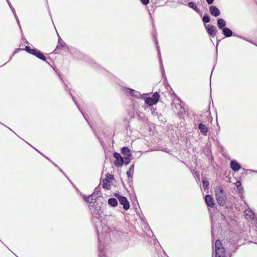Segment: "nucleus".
<instances>
[{
	"instance_id": "bf43d9fd",
	"label": "nucleus",
	"mask_w": 257,
	"mask_h": 257,
	"mask_svg": "<svg viewBox=\"0 0 257 257\" xmlns=\"http://www.w3.org/2000/svg\"><path fill=\"white\" fill-rule=\"evenodd\" d=\"M170 90L173 91V90L172 89V88L170 87Z\"/></svg>"
},
{
	"instance_id": "f257e3e1",
	"label": "nucleus",
	"mask_w": 257,
	"mask_h": 257,
	"mask_svg": "<svg viewBox=\"0 0 257 257\" xmlns=\"http://www.w3.org/2000/svg\"><path fill=\"white\" fill-rule=\"evenodd\" d=\"M95 228L98 234V249L99 251V254L101 253V255L102 257H105V253L103 252V250L104 249V244L102 243H105V241H103V239L101 238V237L104 236L105 237L107 236L109 237L108 235L107 231H109L110 228L108 226H105L104 230V233L101 232L100 233L99 232L98 228L97 226L95 225Z\"/></svg>"
},
{
	"instance_id": "4468645a",
	"label": "nucleus",
	"mask_w": 257,
	"mask_h": 257,
	"mask_svg": "<svg viewBox=\"0 0 257 257\" xmlns=\"http://www.w3.org/2000/svg\"><path fill=\"white\" fill-rule=\"evenodd\" d=\"M178 101L180 102V103L179 104V105L180 106V107H181V109H182V110L180 112H179V113L180 116H182V115H183V112H184V114H185V113L187 111L188 107L187 105H185V104L184 102H182L181 101V99L178 97Z\"/></svg>"
},
{
	"instance_id": "3c124183",
	"label": "nucleus",
	"mask_w": 257,
	"mask_h": 257,
	"mask_svg": "<svg viewBox=\"0 0 257 257\" xmlns=\"http://www.w3.org/2000/svg\"><path fill=\"white\" fill-rule=\"evenodd\" d=\"M59 169L60 172H61L62 173L64 174V172H63V171L60 168H59Z\"/></svg>"
},
{
	"instance_id": "ea45409f",
	"label": "nucleus",
	"mask_w": 257,
	"mask_h": 257,
	"mask_svg": "<svg viewBox=\"0 0 257 257\" xmlns=\"http://www.w3.org/2000/svg\"><path fill=\"white\" fill-rule=\"evenodd\" d=\"M7 1V3H8V4L9 5L11 10H13V9H14V7L12 6V5H11L10 2L9 1V0H6Z\"/></svg>"
},
{
	"instance_id": "13d9d810",
	"label": "nucleus",
	"mask_w": 257,
	"mask_h": 257,
	"mask_svg": "<svg viewBox=\"0 0 257 257\" xmlns=\"http://www.w3.org/2000/svg\"><path fill=\"white\" fill-rule=\"evenodd\" d=\"M0 123H1V124H2L3 125H4V123H1V122H0ZM5 126H6V125H5Z\"/></svg>"
},
{
	"instance_id": "4d7b16f0",
	"label": "nucleus",
	"mask_w": 257,
	"mask_h": 257,
	"mask_svg": "<svg viewBox=\"0 0 257 257\" xmlns=\"http://www.w3.org/2000/svg\"><path fill=\"white\" fill-rule=\"evenodd\" d=\"M0 123H1V124H2L3 125H4V123H1V122H0ZM5 126H6V125H5Z\"/></svg>"
},
{
	"instance_id": "de8ad7c7",
	"label": "nucleus",
	"mask_w": 257,
	"mask_h": 257,
	"mask_svg": "<svg viewBox=\"0 0 257 257\" xmlns=\"http://www.w3.org/2000/svg\"><path fill=\"white\" fill-rule=\"evenodd\" d=\"M117 231V234L119 236H120L121 234H123V232L122 231Z\"/></svg>"
},
{
	"instance_id": "423d86ee",
	"label": "nucleus",
	"mask_w": 257,
	"mask_h": 257,
	"mask_svg": "<svg viewBox=\"0 0 257 257\" xmlns=\"http://www.w3.org/2000/svg\"><path fill=\"white\" fill-rule=\"evenodd\" d=\"M206 32L208 34V35L213 38L217 34V30L216 27L212 25H204Z\"/></svg>"
},
{
	"instance_id": "c756f323",
	"label": "nucleus",
	"mask_w": 257,
	"mask_h": 257,
	"mask_svg": "<svg viewBox=\"0 0 257 257\" xmlns=\"http://www.w3.org/2000/svg\"><path fill=\"white\" fill-rule=\"evenodd\" d=\"M132 160V157H124L123 158V164L127 165L130 164Z\"/></svg>"
},
{
	"instance_id": "052dcab7",
	"label": "nucleus",
	"mask_w": 257,
	"mask_h": 257,
	"mask_svg": "<svg viewBox=\"0 0 257 257\" xmlns=\"http://www.w3.org/2000/svg\"><path fill=\"white\" fill-rule=\"evenodd\" d=\"M9 130H10L11 131H12V130L10 129V128H9Z\"/></svg>"
},
{
	"instance_id": "20e7f679",
	"label": "nucleus",
	"mask_w": 257,
	"mask_h": 257,
	"mask_svg": "<svg viewBox=\"0 0 257 257\" xmlns=\"http://www.w3.org/2000/svg\"><path fill=\"white\" fill-rule=\"evenodd\" d=\"M92 215L94 216L95 215L98 216V218L101 217V215L103 212V209L102 207L98 204V203H94L90 207Z\"/></svg>"
},
{
	"instance_id": "412c9836",
	"label": "nucleus",
	"mask_w": 257,
	"mask_h": 257,
	"mask_svg": "<svg viewBox=\"0 0 257 257\" xmlns=\"http://www.w3.org/2000/svg\"><path fill=\"white\" fill-rule=\"evenodd\" d=\"M108 203L112 207H116L118 204V201L116 198H110L108 200Z\"/></svg>"
},
{
	"instance_id": "aec40b11",
	"label": "nucleus",
	"mask_w": 257,
	"mask_h": 257,
	"mask_svg": "<svg viewBox=\"0 0 257 257\" xmlns=\"http://www.w3.org/2000/svg\"><path fill=\"white\" fill-rule=\"evenodd\" d=\"M222 34L226 37H231L232 34L233 32L232 31L228 28H223L222 30Z\"/></svg>"
},
{
	"instance_id": "9b49d317",
	"label": "nucleus",
	"mask_w": 257,
	"mask_h": 257,
	"mask_svg": "<svg viewBox=\"0 0 257 257\" xmlns=\"http://www.w3.org/2000/svg\"><path fill=\"white\" fill-rule=\"evenodd\" d=\"M205 202L207 205L211 208H213L215 203L212 196L210 195H206L205 197Z\"/></svg>"
},
{
	"instance_id": "72a5a7b5",
	"label": "nucleus",
	"mask_w": 257,
	"mask_h": 257,
	"mask_svg": "<svg viewBox=\"0 0 257 257\" xmlns=\"http://www.w3.org/2000/svg\"><path fill=\"white\" fill-rule=\"evenodd\" d=\"M141 3L144 5H147L150 3V0H141Z\"/></svg>"
},
{
	"instance_id": "4c0bfd02",
	"label": "nucleus",
	"mask_w": 257,
	"mask_h": 257,
	"mask_svg": "<svg viewBox=\"0 0 257 257\" xmlns=\"http://www.w3.org/2000/svg\"><path fill=\"white\" fill-rule=\"evenodd\" d=\"M93 196L92 194H91L90 195L88 196V197H89V200H91V203L93 202V201H94V203H96V198H93L92 197Z\"/></svg>"
},
{
	"instance_id": "39448f33",
	"label": "nucleus",
	"mask_w": 257,
	"mask_h": 257,
	"mask_svg": "<svg viewBox=\"0 0 257 257\" xmlns=\"http://www.w3.org/2000/svg\"><path fill=\"white\" fill-rule=\"evenodd\" d=\"M160 98V94L156 92L153 93L152 97H148L145 99V103L150 106L156 104Z\"/></svg>"
},
{
	"instance_id": "b1692460",
	"label": "nucleus",
	"mask_w": 257,
	"mask_h": 257,
	"mask_svg": "<svg viewBox=\"0 0 257 257\" xmlns=\"http://www.w3.org/2000/svg\"><path fill=\"white\" fill-rule=\"evenodd\" d=\"M102 187L104 189H109L110 188V185L109 182L108 181L103 179L102 183Z\"/></svg>"
},
{
	"instance_id": "c03bdc74",
	"label": "nucleus",
	"mask_w": 257,
	"mask_h": 257,
	"mask_svg": "<svg viewBox=\"0 0 257 257\" xmlns=\"http://www.w3.org/2000/svg\"><path fill=\"white\" fill-rule=\"evenodd\" d=\"M216 257H226V254H216Z\"/></svg>"
},
{
	"instance_id": "6e6552de",
	"label": "nucleus",
	"mask_w": 257,
	"mask_h": 257,
	"mask_svg": "<svg viewBox=\"0 0 257 257\" xmlns=\"http://www.w3.org/2000/svg\"><path fill=\"white\" fill-rule=\"evenodd\" d=\"M113 157L115 159L114 162V165L117 167H121L123 165V158L117 152L113 153Z\"/></svg>"
},
{
	"instance_id": "f03ea898",
	"label": "nucleus",
	"mask_w": 257,
	"mask_h": 257,
	"mask_svg": "<svg viewBox=\"0 0 257 257\" xmlns=\"http://www.w3.org/2000/svg\"><path fill=\"white\" fill-rule=\"evenodd\" d=\"M215 197L218 204L220 206H223L226 204L227 197L224 190L221 186H218L215 189Z\"/></svg>"
},
{
	"instance_id": "9d476101",
	"label": "nucleus",
	"mask_w": 257,
	"mask_h": 257,
	"mask_svg": "<svg viewBox=\"0 0 257 257\" xmlns=\"http://www.w3.org/2000/svg\"><path fill=\"white\" fill-rule=\"evenodd\" d=\"M125 91L126 93L130 94L132 96L136 98H141L142 95L138 91L129 88H125Z\"/></svg>"
},
{
	"instance_id": "a878e982",
	"label": "nucleus",
	"mask_w": 257,
	"mask_h": 257,
	"mask_svg": "<svg viewBox=\"0 0 257 257\" xmlns=\"http://www.w3.org/2000/svg\"><path fill=\"white\" fill-rule=\"evenodd\" d=\"M202 21L204 23H208L210 21V18L208 14H205L202 18Z\"/></svg>"
},
{
	"instance_id": "7c9ffc66",
	"label": "nucleus",
	"mask_w": 257,
	"mask_h": 257,
	"mask_svg": "<svg viewBox=\"0 0 257 257\" xmlns=\"http://www.w3.org/2000/svg\"><path fill=\"white\" fill-rule=\"evenodd\" d=\"M215 249H217V248H220L223 247L222 246V243L219 240H217L215 242Z\"/></svg>"
},
{
	"instance_id": "680f3d73",
	"label": "nucleus",
	"mask_w": 257,
	"mask_h": 257,
	"mask_svg": "<svg viewBox=\"0 0 257 257\" xmlns=\"http://www.w3.org/2000/svg\"><path fill=\"white\" fill-rule=\"evenodd\" d=\"M9 130H10L11 131H12V130L10 129V128H9Z\"/></svg>"
},
{
	"instance_id": "79ce46f5",
	"label": "nucleus",
	"mask_w": 257,
	"mask_h": 257,
	"mask_svg": "<svg viewBox=\"0 0 257 257\" xmlns=\"http://www.w3.org/2000/svg\"><path fill=\"white\" fill-rule=\"evenodd\" d=\"M22 49H21V48H19V49H17V50H16L14 53H13V54L12 56H13L14 55H15L16 53H17L18 51H20V50H22Z\"/></svg>"
},
{
	"instance_id": "5fc2aeb1",
	"label": "nucleus",
	"mask_w": 257,
	"mask_h": 257,
	"mask_svg": "<svg viewBox=\"0 0 257 257\" xmlns=\"http://www.w3.org/2000/svg\"><path fill=\"white\" fill-rule=\"evenodd\" d=\"M53 163V164H54L55 166H56V167H58V166H57V165H56V164H55V163Z\"/></svg>"
},
{
	"instance_id": "7ed1b4c3",
	"label": "nucleus",
	"mask_w": 257,
	"mask_h": 257,
	"mask_svg": "<svg viewBox=\"0 0 257 257\" xmlns=\"http://www.w3.org/2000/svg\"><path fill=\"white\" fill-rule=\"evenodd\" d=\"M25 50L28 53L35 56L36 57L43 61H46V58L43 53L40 51L38 50L35 48L32 49L30 46H26L25 47Z\"/></svg>"
},
{
	"instance_id": "2eb2a0df",
	"label": "nucleus",
	"mask_w": 257,
	"mask_h": 257,
	"mask_svg": "<svg viewBox=\"0 0 257 257\" xmlns=\"http://www.w3.org/2000/svg\"><path fill=\"white\" fill-rule=\"evenodd\" d=\"M230 167L234 171H238L241 168L240 165L235 161L233 160L230 162Z\"/></svg>"
},
{
	"instance_id": "603ef678",
	"label": "nucleus",
	"mask_w": 257,
	"mask_h": 257,
	"mask_svg": "<svg viewBox=\"0 0 257 257\" xmlns=\"http://www.w3.org/2000/svg\"><path fill=\"white\" fill-rule=\"evenodd\" d=\"M12 56H11V57H10V60H8L7 62H10V60L12 59Z\"/></svg>"
},
{
	"instance_id": "dca6fc26",
	"label": "nucleus",
	"mask_w": 257,
	"mask_h": 257,
	"mask_svg": "<svg viewBox=\"0 0 257 257\" xmlns=\"http://www.w3.org/2000/svg\"><path fill=\"white\" fill-rule=\"evenodd\" d=\"M198 128L200 132L204 136H206L208 132L207 127L202 123H200L198 125Z\"/></svg>"
},
{
	"instance_id": "393cba45",
	"label": "nucleus",
	"mask_w": 257,
	"mask_h": 257,
	"mask_svg": "<svg viewBox=\"0 0 257 257\" xmlns=\"http://www.w3.org/2000/svg\"><path fill=\"white\" fill-rule=\"evenodd\" d=\"M216 254H226L225 251L224 247L217 248V249H215Z\"/></svg>"
},
{
	"instance_id": "cd10ccee",
	"label": "nucleus",
	"mask_w": 257,
	"mask_h": 257,
	"mask_svg": "<svg viewBox=\"0 0 257 257\" xmlns=\"http://www.w3.org/2000/svg\"><path fill=\"white\" fill-rule=\"evenodd\" d=\"M202 183L204 189L208 188L209 183V182L207 181L206 178H203Z\"/></svg>"
},
{
	"instance_id": "6ab92c4d",
	"label": "nucleus",
	"mask_w": 257,
	"mask_h": 257,
	"mask_svg": "<svg viewBox=\"0 0 257 257\" xmlns=\"http://www.w3.org/2000/svg\"><path fill=\"white\" fill-rule=\"evenodd\" d=\"M217 25L219 29L222 30L223 28H226V23L224 19H219L217 20Z\"/></svg>"
},
{
	"instance_id": "0e129e2a",
	"label": "nucleus",
	"mask_w": 257,
	"mask_h": 257,
	"mask_svg": "<svg viewBox=\"0 0 257 257\" xmlns=\"http://www.w3.org/2000/svg\"><path fill=\"white\" fill-rule=\"evenodd\" d=\"M220 41V40H219L217 39V42H218V41Z\"/></svg>"
},
{
	"instance_id": "a19ab883",
	"label": "nucleus",
	"mask_w": 257,
	"mask_h": 257,
	"mask_svg": "<svg viewBox=\"0 0 257 257\" xmlns=\"http://www.w3.org/2000/svg\"><path fill=\"white\" fill-rule=\"evenodd\" d=\"M37 152H38L39 153H40L43 156H44L45 158H46L47 159H48L49 161L52 162L50 159H49L47 157H46V156H45L44 154H43L42 153H40L38 150L35 149Z\"/></svg>"
},
{
	"instance_id": "8fccbe9b",
	"label": "nucleus",
	"mask_w": 257,
	"mask_h": 257,
	"mask_svg": "<svg viewBox=\"0 0 257 257\" xmlns=\"http://www.w3.org/2000/svg\"><path fill=\"white\" fill-rule=\"evenodd\" d=\"M247 215H247V214H246V218L247 219H250V218H251V216L250 215L249 217H247Z\"/></svg>"
},
{
	"instance_id": "ddd939ff",
	"label": "nucleus",
	"mask_w": 257,
	"mask_h": 257,
	"mask_svg": "<svg viewBox=\"0 0 257 257\" xmlns=\"http://www.w3.org/2000/svg\"><path fill=\"white\" fill-rule=\"evenodd\" d=\"M209 11L210 14L214 17H217L220 14L219 10L216 7L214 6H211L209 7Z\"/></svg>"
},
{
	"instance_id": "6e6d98bb",
	"label": "nucleus",
	"mask_w": 257,
	"mask_h": 257,
	"mask_svg": "<svg viewBox=\"0 0 257 257\" xmlns=\"http://www.w3.org/2000/svg\"><path fill=\"white\" fill-rule=\"evenodd\" d=\"M0 123H1V124H2L3 125H4V123H1V122H0ZM5 126H6V125H5Z\"/></svg>"
},
{
	"instance_id": "bb28decb",
	"label": "nucleus",
	"mask_w": 257,
	"mask_h": 257,
	"mask_svg": "<svg viewBox=\"0 0 257 257\" xmlns=\"http://www.w3.org/2000/svg\"><path fill=\"white\" fill-rule=\"evenodd\" d=\"M236 186L238 189L239 193L242 192L243 191V187L242 186L241 183L240 181H237L236 183Z\"/></svg>"
},
{
	"instance_id": "473e14b6",
	"label": "nucleus",
	"mask_w": 257,
	"mask_h": 257,
	"mask_svg": "<svg viewBox=\"0 0 257 257\" xmlns=\"http://www.w3.org/2000/svg\"><path fill=\"white\" fill-rule=\"evenodd\" d=\"M93 196L94 195H96V196H100V193L99 192V190H97L96 189H95L94 190V192L92 194Z\"/></svg>"
},
{
	"instance_id": "49530a36",
	"label": "nucleus",
	"mask_w": 257,
	"mask_h": 257,
	"mask_svg": "<svg viewBox=\"0 0 257 257\" xmlns=\"http://www.w3.org/2000/svg\"><path fill=\"white\" fill-rule=\"evenodd\" d=\"M114 195L118 200V196H119L118 195H120L118 193H116L114 194Z\"/></svg>"
},
{
	"instance_id": "864d4df0",
	"label": "nucleus",
	"mask_w": 257,
	"mask_h": 257,
	"mask_svg": "<svg viewBox=\"0 0 257 257\" xmlns=\"http://www.w3.org/2000/svg\"><path fill=\"white\" fill-rule=\"evenodd\" d=\"M12 56H11V57H10V60H8L7 62H10V60L12 59Z\"/></svg>"
},
{
	"instance_id": "c85d7f7f",
	"label": "nucleus",
	"mask_w": 257,
	"mask_h": 257,
	"mask_svg": "<svg viewBox=\"0 0 257 257\" xmlns=\"http://www.w3.org/2000/svg\"><path fill=\"white\" fill-rule=\"evenodd\" d=\"M105 180L108 181L110 183V182L114 179V176L110 174H107L106 175V177L104 179Z\"/></svg>"
},
{
	"instance_id": "f8f14e48",
	"label": "nucleus",
	"mask_w": 257,
	"mask_h": 257,
	"mask_svg": "<svg viewBox=\"0 0 257 257\" xmlns=\"http://www.w3.org/2000/svg\"><path fill=\"white\" fill-rule=\"evenodd\" d=\"M154 38L155 39V43L156 44V47H157V49L158 53V56L159 57V60H160V65H161V71H162V73L163 74L164 73V69L163 68L162 61V59H161V53H160V49H159V46H158V40H157V38H156V36L155 35H154Z\"/></svg>"
},
{
	"instance_id": "e433bc0d",
	"label": "nucleus",
	"mask_w": 257,
	"mask_h": 257,
	"mask_svg": "<svg viewBox=\"0 0 257 257\" xmlns=\"http://www.w3.org/2000/svg\"><path fill=\"white\" fill-rule=\"evenodd\" d=\"M12 13H13L16 20H17V19H19L18 17L17 16L15 9H13V10H12Z\"/></svg>"
},
{
	"instance_id": "f3484780",
	"label": "nucleus",
	"mask_w": 257,
	"mask_h": 257,
	"mask_svg": "<svg viewBox=\"0 0 257 257\" xmlns=\"http://www.w3.org/2000/svg\"><path fill=\"white\" fill-rule=\"evenodd\" d=\"M68 91L69 92V94H70V95L71 96L73 100L74 101V103H75V104L76 105V106H77L78 108L79 109V111L81 112V113L82 114L83 117H84L85 119L87 121L88 123L89 124V125H90V126H91L87 117H86V116L84 114V113L82 112L81 109H80V107L79 106V105H78L77 102L76 101L74 97L73 96L72 93H71L70 92V90L69 89H68Z\"/></svg>"
},
{
	"instance_id": "09e8293b",
	"label": "nucleus",
	"mask_w": 257,
	"mask_h": 257,
	"mask_svg": "<svg viewBox=\"0 0 257 257\" xmlns=\"http://www.w3.org/2000/svg\"><path fill=\"white\" fill-rule=\"evenodd\" d=\"M99 196H96V195H94L93 196H92V197L93 198H96V200L97 199V197H98Z\"/></svg>"
},
{
	"instance_id": "2f4dec72",
	"label": "nucleus",
	"mask_w": 257,
	"mask_h": 257,
	"mask_svg": "<svg viewBox=\"0 0 257 257\" xmlns=\"http://www.w3.org/2000/svg\"><path fill=\"white\" fill-rule=\"evenodd\" d=\"M83 199H84V200L87 202H89V203H91V200H89V197H88V196H86V195H83Z\"/></svg>"
},
{
	"instance_id": "f704fd0d",
	"label": "nucleus",
	"mask_w": 257,
	"mask_h": 257,
	"mask_svg": "<svg viewBox=\"0 0 257 257\" xmlns=\"http://www.w3.org/2000/svg\"><path fill=\"white\" fill-rule=\"evenodd\" d=\"M57 74L58 75V76H59V78H60V80H62V82L64 84L65 87V90H66V91H67V88L68 87V86H67V84H65V83H64V80H63V79L61 78V76H60V74H59L58 72H57Z\"/></svg>"
},
{
	"instance_id": "a18cd8bd",
	"label": "nucleus",
	"mask_w": 257,
	"mask_h": 257,
	"mask_svg": "<svg viewBox=\"0 0 257 257\" xmlns=\"http://www.w3.org/2000/svg\"><path fill=\"white\" fill-rule=\"evenodd\" d=\"M16 21H17V23L18 25H19L21 30H22V28H21V25H20V23L19 20L17 19V20H16Z\"/></svg>"
},
{
	"instance_id": "e2e57ef3",
	"label": "nucleus",
	"mask_w": 257,
	"mask_h": 257,
	"mask_svg": "<svg viewBox=\"0 0 257 257\" xmlns=\"http://www.w3.org/2000/svg\"><path fill=\"white\" fill-rule=\"evenodd\" d=\"M9 130H10L11 131H12V130L10 129V128H9Z\"/></svg>"
},
{
	"instance_id": "4be33fe9",
	"label": "nucleus",
	"mask_w": 257,
	"mask_h": 257,
	"mask_svg": "<svg viewBox=\"0 0 257 257\" xmlns=\"http://www.w3.org/2000/svg\"><path fill=\"white\" fill-rule=\"evenodd\" d=\"M134 171V165L133 164L130 166L129 170L126 172V174H127V177L128 178V180L130 179H132Z\"/></svg>"
},
{
	"instance_id": "58836bf2",
	"label": "nucleus",
	"mask_w": 257,
	"mask_h": 257,
	"mask_svg": "<svg viewBox=\"0 0 257 257\" xmlns=\"http://www.w3.org/2000/svg\"><path fill=\"white\" fill-rule=\"evenodd\" d=\"M194 175H195L197 178H198V179L200 178V177H199V172H198V171H194Z\"/></svg>"
},
{
	"instance_id": "0eeeda50",
	"label": "nucleus",
	"mask_w": 257,
	"mask_h": 257,
	"mask_svg": "<svg viewBox=\"0 0 257 257\" xmlns=\"http://www.w3.org/2000/svg\"><path fill=\"white\" fill-rule=\"evenodd\" d=\"M68 47L66 45L65 43L63 42L61 38L59 37L58 44L56 49L54 50V53L55 54H59L60 53L59 50H64L65 51H66Z\"/></svg>"
},
{
	"instance_id": "a211bd4d",
	"label": "nucleus",
	"mask_w": 257,
	"mask_h": 257,
	"mask_svg": "<svg viewBox=\"0 0 257 257\" xmlns=\"http://www.w3.org/2000/svg\"><path fill=\"white\" fill-rule=\"evenodd\" d=\"M121 152L125 157H132L130 149L126 147H122Z\"/></svg>"
},
{
	"instance_id": "c9c22d12",
	"label": "nucleus",
	"mask_w": 257,
	"mask_h": 257,
	"mask_svg": "<svg viewBox=\"0 0 257 257\" xmlns=\"http://www.w3.org/2000/svg\"><path fill=\"white\" fill-rule=\"evenodd\" d=\"M152 113L153 115L156 116L158 115V112L156 111V109L154 108H152L151 109Z\"/></svg>"
},
{
	"instance_id": "1a4fd4ad",
	"label": "nucleus",
	"mask_w": 257,
	"mask_h": 257,
	"mask_svg": "<svg viewBox=\"0 0 257 257\" xmlns=\"http://www.w3.org/2000/svg\"><path fill=\"white\" fill-rule=\"evenodd\" d=\"M118 201L119 202L120 204L122 205H123V208L125 210H127L130 207V203L127 199V198L123 196L122 195H118Z\"/></svg>"
},
{
	"instance_id": "37998d69",
	"label": "nucleus",
	"mask_w": 257,
	"mask_h": 257,
	"mask_svg": "<svg viewBox=\"0 0 257 257\" xmlns=\"http://www.w3.org/2000/svg\"><path fill=\"white\" fill-rule=\"evenodd\" d=\"M208 4L211 5L213 3L214 0H206Z\"/></svg>"
},
{
	"instance_id": "5701e85b",
	"label": "nucleus",
	"mask_w": 257,
	"mask_h": 257,
	"mask_svg": "<svg viewBox=\"0 0 257 257\" xmlns=\"http://www.w3.org/2000/svg\"><path fill=\"white\" fill-rule=\"evenodd\" d=\"M188 6L190 8H192L193 10H194L197 13H200V10L196 6V5H195V4L194 2H191L188 3Z\"/></svg>"
}]
</instances>
